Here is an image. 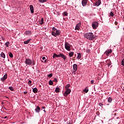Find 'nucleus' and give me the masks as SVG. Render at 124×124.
Returning <instances> with one entry per match:
<instances>
[{
  "label": "nucleus",
  "mask_w": 124,
  "mask_h": 124,
  "mask_svg": "<svg viewBox=\"0 0 124 124\" xmlns=\"http://www.w3.org/2000/svg\"><path fill=\"white\" fill-rule=\"evenodd\" d=\"M64 55H63V54L60 53V54H59V58H60V57H61L62 58V57H63Z\"/></svg>",
  "instance_id": "obj_37"
},
{
  "label": "nucleus",
  "mask_w": 124,
  "mask_h": 124,
  "mask_svg": "<svg viewBox=\"0 0 124 124\" xmlns=\"http://www.w3.org/2000/svg\"><path fill=\"white\" fill-rule=\"evenodd\" d=\"M6 79H7V74H5L4 76L1 78V81L4 82Z\"/></svg>",
  "instance_id": "obj_7"
},
{
  "label": "nucleus",
  "mask_w": 124,
  "mask_h": 124,
  "mask_svg": "<svg viewBox=\"0 0 124 124\" xmlns=\"http://www.w3.org/2000/svg\"><path fill=\"white\" fill-rule=\"evenodd\" d=\"M109 15L110 16H111V17H113V16H114V13H113V12H110L109 13Z\"/></svg>",
  "instance_id": "obj_31"
},
{
  "label": "nucleus",
  "mask_w": 124,
  "mask_h": 124,
  "mask_svg": "<svg viewBox=\"0 0 124 124\" xmlns=\"http://www.w3.org/2000/svg\"><path fill=\"white\" fill-rule=\"evenodd\" d=\"M35 111L36 113H39L40 112V107L39 106H37L36 108L35 109Z\"/></svg>",
  "instance_id": "obj_13"
},
{
  "label": "nucleus",
  "mask_w": 124,
  "mask_h": 124,
  "mask_svg": "<svg viewBox=\"0 0 124 124\" xmlns=\"http://www.w3.org/2000/svg\"><path fill=\"white\" fill-rule=\"evenodd\" d=\"M9 90H10V91H14V88L12 86H10L9 87Z\"/></svg>",
  "instance_id": "obj_30"
},
{
  "label": "nucleus",
  "mask_w": 124,
  "mask_h": 124,
  "mask_svg": "<svg viewBox=\"0 0 124 124\" xmlns=\"http://www.w3.org/2000/svg\"><path fill=\"white\" fill-rule=\"evenodd\" d=\"M70 87V84H68L65 87V89H68V88Z\"/></svg>",
  "instance_id": "obj_33"
},
{
  "label": "nucleus",
  "mask_w": 124,
  "mask_h": 124,
  "mask_svg": "<svg viewBox=\"0 0 124 124\" xmlns=\"http://www.w3.org/2000/svg\"><path fill=\"white\" fill-rule=\"evenodd\" d=\"M45 107H43V109H45Z\"/></svg>",
  "instance_id": "obj_50"
},
{
  "label": "nucleus",
  "mask_w": 124,
  "mask_h": 124,
  "mask_svg": "<svg viewBox=\"0 0 124 124\" xmlns=\"http://www.w3.org/2000/svg\"><path fill=\"white\" fill-rule=\"evenodd\" d=\"M44 23V18H41V22L40 23V24L43 25Z\"/></svg>",
  "instance_id": "obj_26"
},
{
  "label": "nucleus",
  "mask_w": 124,
  "mask_h": 124,
  "mask_svg": "<svg viewBox=\"0 0 124 124\" xmlns=\"http://www.w3.org/2000/svg\"><path fill=\"white\" fill-rule=\"evenodd\" d=\"M62 58L63 59V60H66V57L65 55L63 56Z\"/></svg>",
  "instance_id": "obj_41"
},
{
  "label": "nucleus",
  "mask_w": 124,
  "mask_h": 124,
  "mask_svg": "<svg viewBox=\"0 0 124 124\" xmlns=\"http://www.w3.org/2000/svg\"><path fill=\"white\" fill-rule=\"evenodd\" d=\"M2 39L3 40V37H2Z\"/></svg>",
  "instance_id": "obj_52"
},
{
  "label": "nucleus",
  "mask_w": 124,
  "mask_h": 124,
  "mask_svg": "<svg viewBox=\"0 0 124 124\" xmlns=\"http://www.w3.org/2000/svg\"><path fill=\"white\" fill-rule=\"evenodd\" d=\"M1 104H3V102H1Z\"/></svg>",
  "instance_id": "obj_51"
},
{
  "label": "nucleus",
  "mask_w": 124,
  "mask_h": 124,
  "mask_svg": "<svg viewBox=\"0 0 124 124\" xmlns=\"http://www.w3.org/2000/svg\"><path fill=\"white\" fill-rule=\"evenodd\" d=\"M95 4L96 6H99V5L101 4V1H100V0H98L96 2Z\"/></svg>",
  "instance_id": "obj_14"
},
{
  "label": "nucleus",
  "mask_w": 124,
  "mask_h": 124,
  "mask_svg": "<svg viewBox=\"0 0 124 124\" xmlns=\"http://www.w3.org/2000/svg\"><path fill=\"white\" fill-rule=\"evenodd\" d=\"M25 33L26 34V35H31V31H27L25 32Z\"/></svg>",
  "instance_id": "obj_15"
},
{
  "label": "nucleus",
  "mask_w": 124,
  "mask_h": 124,
  "mask_svg": "<svg viewBox=\"0 0 124 124\" xmlns=\"http://www.w3.org/2000/svg\"><path fill=\"white\" fill-rule=\"evenodd\" d=\"M9 42H7L6 43H5V46H6V47H8V46H9Z\"/></svg>",
  "instance_id": "obj_29"
},
{
  "label": "nucleus",
  "mask_w": 124,
  "mask_h": 124,
  "mask_svg": "<svg viewBox=\"0 0 124 124\" xmlns=\"http://www.w3.org/2000/svg\"><path fill=\"white\" fill-rule=\"evenodd\" d=\"M78 56H77V59L78 60H80L82 57V54L80 53H78Z\"/></svg>",
  "instance_id": "obj_16"
},
{
  "label": "nucleus",
  "mask_w": 124,
  "mask_h": 124,
  "mask_svg": "<svg viewBox=\"0 0 124 124\" xmlns=\"http://www.w3.org/2000/svg\"><path fill=\"white\" fill-rule=\"evenodd\" d=\"M100 106H102L103 104L102 103L99 104Z\"/></svg>",
  "instance_id": "obj_45"
},
{
  "label": "nucleus",
  "mask_w": 124,
  "mask_h": 124,
  "mask_svg": "<svg viewBox=\"0 0 124 124\" xmlns=\"http://www.w3.org/2000/svg\"><path fill=\"white\" fill-rule=\"evenodd\" d=\"M65 49L67 51H70L71 50V45L68 42L65 43Z\"/></svg>",
  "instance_id": "obj_3"
},
{
  "label": "nucleus",
  "mask_w": 124,
  "mask_h": 124,
  "mask_svg": "<svg viewBox=\"0 0 124 124\" xmlns=\"http://www.w3.org/2000/svg\"><path fill=\"white\" fill-rule=\"evenodd\" d=\"M60 88L59 87H57L55 89L56 93H60Z\"/></svg>",
  "instance_id": "obj_22"
},
{
  "label": "nucleus",
  "mask_w": 124,
  "mask_h": 124,
  "mask_svg": "<svg viewBox=\"0 0 124 124\" xmlns=\"http://www.w3.org/2000/svg\"><path fill=\"white\" fill-rule=\"evenodd\" d=\"M38 90H37V88H34L32 89V92H34V93H36L38 92Z\"/></svg>",
  "instance_id": "obj_18"
},
{
  "label": "nucleus",
  "mask_w": 124,
  "mask_h": 124,
  "mask_svg": "<svg viewBox=\"0 0 124 124\" xmlns=\"http://www.w3.org/2000/svg\"><path fill=\"white\" fill-rule=\"evenodd\" d=\"M60 54L57 55V54H53V59H55V58L57 57V58H60Z\"/></svg>",
  "instance_id": "obj_21"
},
{
  "label": "nucleus",
  "mask_w": 124,
  "mask_h": 124,
  "mask_svg": "<svg viewBox=\"0 0 124 124\" xmlns=\"http://www.w3.org/2000/svg\"><path fill=\"white\" fill-rule=\"evenodd\" d=\"M77 68H78V66H77V64H74L73 65V69H74L73 72L76 73V71H77Z\"/></svg>",
  "instance_id": "obj_9"
},
{
  "label": "nucleus",
  "mask_w": 124,
  "mask_h": 124,
  "mask_svg": "<svg viewBox=\"0 0 124 124\" xmlns=\"http://www.w3.org/2000/svg\"><path fill=\"white\" fill-rule=\"evenodd\" d=\"M1 57H2V58H3L4 59V58H5V54H4V53L3 52H2L0 54Z\"/></svg>",
  "instance_id": "obj_24"
},
{
  "label": "nucleus",
  "mask_w": 124,
  "mask_h": 124,
  "mask_svg": "<svg viewBox=\"0 0 124 124\" xmlns=\"http://www.w3.org/2000/svg\"><path fill=\"white\" fill-rule=\"evenodd\" d=\"M28 84L29 85V86H31V80H29Z\"/></svg>",
  "instance_id": "obj_34"
},
{
  "label": "nucleus",
  "mask_w": 124,
  "mask_h": 124,
  "mask_svg": "<svg viewBox=\"0 0 124 124\" xmlns=\"http://www.w3.org/2000/svg\"><path fill=\"white\" fill-rule=\"evenodd\" d=\"M31 39H29L27 41H24V44H29V43H30V41H31Z\"/></svg>",
  "instance_id": "obj_19"
},
{
  "label": "nucleus",
  "mask_w": 124,
  "mask_h": 124,
  "mask_svg": "<svg viewBox=\"0 0 124 124\" xmlns=\"http://www.w3.org/2000/svg\"><path fill=\"white\" fill-rule=\"evenodd\" d=\"M94 83V80H91V84L93 85Z\"/></svg>",
  "instance_id": "obj_42"
},
{
  "label": "nucleus",
  "mask_w": 124,
  "mask_h": 124,
  "mask_svg": "<svg viewBox=\"0 0 124 124\" xmlns=\"http://www.w3.org/2000/svg\"><path fill=\"white\" fill-rule=\"evenodd\" d=\"M80 27H81V23H78L77 26H76L75 30L79 31V30H80Z\"/></svg>",
  "instance_id": "obj_8"
},
{
  "label": "nucleus",
  "mask_w": 124,
  "mask_h": 124,
  "mask_svg": "<svg viewBox=\"0 0 124 124\" xmlns=\"http://www.w3.org/2000/svg\"><path fill=\"white\" fill-rule=\"evenodd\" d=\"M30 8L31 13H33L34 12V9H33V6H32V5H31L30 6Z\"/></svg>",
  "instance_id": "obj_11"
},
{
  "label": "nucleus",
  "mask_w": 124,
  "mask_h": 124,
  "mask_svg": "<svg viewBox=\"0 0 124 124\" xmlns=\"http://www.w3.org/2000/svg\"><path fill=\"white\" fill-rule=\"evenodd\" d=\"M28 93V92H24V94H27Z\"/></svg>",
  "instance_id": "obj_43"
},
{
  "label": "nucleus",
  "mask_w": 124,
  "mask_h": 124,
  "mask_svg": "<svg viewBox=\"0 0 124 124\" xmlns=\"http://www.w3.org/2000/svg\"><path fill=\"white\" fill-rule=\"evenodd\" d=\"M7 103V104H8V105L10 104V103L9 102H8Z\"/></svg>",
  "instance_id": "obj_48"
},
{
  "label": "nucleus",
  "mask_w": 124,
  "mask_h": 124,
  "mask_svg": "<svg viewBox=\"0 0 124 124\" xmlns=\"http://www.w3.org/2000/svg\"><path fill=\"white\" fill-rule=\"evenodd\" d=\"M63 15L64 16H67V15H68V14L67 13V12H64L63 13Z\"/></svg>",
  "instance_id": "obj_27"
},
{
  "label": "nucleus",
  "mask_w": 124,
  "mask_h": 124,
  "mask_svg": "<svg viewBox=\"0 0 124 124\" xmlns=\"http://www.w3.org/2000/svg\"><path fill=\"white\" fill-rule=\"evenodd\" d=\"M9 56L10 58H13V54L11 52H9Z\"/></svg>",
  "instance_id": "obj_28"
},
{
  "label": "nucleus",
  "mask_w": 124,
  "mask_h": 124,
  "mask_svg": "<svg viewBox=\"0 0 124 124\" xmlns=\"http://www.w3.org/2000/svg\"><path fill=\"white\" fill-rule=\"evenodd\" d=\"M112 101H113V99H112V97H109L108 98V102L109 103H111V102H112Z\"/></svg>",
  "instance_id": "obj_17"
},
{
  "label": "nucleus",
  "mask_w": 124,
  "mask_h": 124,
  "mask_svg": "<svg viewBox=\"0 0 124 124\" xmlns=\"http://www.w3.org/2000/svg\"><path fill=\"white\" fill-rule=\"evenodd\" d=\"M25 63L28 65H31V64H32V65H34V64H35V63H34V61L33 60L32 61L31 60V59L30 58L26 59Z\"/></svg>",
  "instance_id": "obj_2"
},
{
  "label": "nucleus",
  "mask_w": 124,
  "mask_h": 124,
  "mask_svg": "<svg viewBox=\"0 0 124 124\" xmlns=\"http://www.w3.org/2000/svg\"><path fill=\"white\" fill-rule=\"evenodd\" d=\"M111 53H112V49H109L106 50L105 54H106L107 56H109V54H111Z\"/></svg>",
  "instance_id": "obj_10"
},
{
  "label": "nucleus",
  "mask_w": 124,
  "mask_h": 124,
  "mask_svg": "<svg viewBox=\"0 0 124 124\" xmlns=\"http://www.w3.org/2000/svg\"><path fill=\"white\" fill-rule=\"evenodd\" d=\"M74 55V52H70L69 53V56L71 57Z\"/></svg>",
  "instance_id": "obj_20"
},
{
  "label": "nucleus",
  "mask_w": 124,
  "mask_h": 124,
  "mask_svg": "<svg viewBox=\"0 0 124 124\" xmlns=\"http://www.w3.org/2000/svg\"><path fill=\"white\" fill-rule=\"evenodd\" d=\"M48 77H49L50 78H51V77H53V74H49L48 75Z\"/></svg>",
  "instance_id": "obj_36"
},
{
  "label": "nucleus",
  "mask_w": 124,
  "mask_h": 124,
  "mask_svg": "<svg viewBox=\"0 0 124 124\" xmlns=\"http://www.w3.org/2000/svg\"><path fill=\"white\" fill-rule=\"evenodd\" d=\"M121 64L122 65L124 66V59L122 60V61H121Z\"/></svg>",
  "instance_id": "obj_35"
},
{
  "label": "nucleus",
  "mask_w": 124,
  "mask_h": 124,
  "mask_svg": "<svg viewBox=\"0 0 124 124\" xmlns=\"http://www.w3.org/2000/svg\"><path fill=\"white\" fill-rule=\"evenodd\" d=\"M87 2H88V1L87 0H83L82 1V6H86V5H87Z\"/></svg>",
  "instance_id": "obj_12"
},
{
  "label": "nucleus",
  "mask_w": 124,
  "mask_h": 124,
  "mask_svg": "<svg viewBox=\"0 0 124 124\" xmlns=\"http://www.w3.org/2000/svg\"><path fill=\"white\" fill-rule=\"evenodd\" d=\"M39 2L43 3V2H46L47 0H38Z\"/></svg>",
  "instance_id": "obj_25"
},
{
  "label": "nucleus",
  "mask_w": 124,
  "mask_h": 124,
  "mask_svg": "<svg viewBox=\"0 0 124 124\" xmlns=\"http://www.w3.org/2000/svg\"><path fill=\"white\" fill-rule=\"evenodd\" d=\"M84 37L89 40H93L94 38V35L92 32L84 34Z\"/></svg>",
  "instance_id": "obj_1"
},
{
  "label": "nucleus",
  "mask_w": 124,
  "mask_h": 124,
  "mask_svg": "<svg viewBox=\"0 0 124 124\" xmlns=\"http://www.w3.org/2000/svg\"><path fill=\"white\" fill-rule=\"evenodd\" d=\"M98 27V23L97 22H93L92 23V27L93 30H95Z\"/></svg>",
  "instance_id": "obj_5"
},
{
  "label": "nucleus",
  "mask_w": 124,
  "mask_h": 124,
  "mask_svg": "<svg viewBox=\"0 0 124 124\" xmlns=\"http://www.w3.org/2000/svg\"><path fill=\"white\" fill-rule=\"evenodd\" d=\"M83 92H84L85 93H87L89 92V89H88V88L86 87L85 88V90H83Z\"/></svg>",
  "instance_id": "obj_23"
},
{
  "label": "nucleus",
  "mask_w": 124,
  "mask_h": 124,
  "mask_svg": "<svg viewBox=\"0 0 124 124\" xmlns=\"http://www.w3.org/2000/svg\"><path fill=\"white\" fill-rule=\"evenodd\" d=\"M46 59V58H45V57L42 58V60H43V61H44V60H45Z\"/></svg>",
  "instance_id": "obj_44"
},
{
  "label": "nucleus",
  "mask_w": 124,
  "mask_h": 124,
  "mask_svg": "<svg viewBox=\"0 0 124 124\" xmlns=\"http://www.w3.org/2000/svg\"><path fill=\"white\" fill-rule=\"evenodd\" d=\"M53 81L50 80L49 81V85H50V86H52L53 85Z\"/></svg>",
  "instance_id": "obj_32"
},
{
  "label": "nucleus",
  "mask_w": 124,
  "mask_h": 124,
  "mask_svg": "<svg viewBox=\"0 0 124 124\" xmlns=\"http://www.w3.org/2000/svg\"><path fill=\"white\" fill-rule=\"evenodd\" d=\"M43 111L45 112V113H46V110H45V109H44Z\"/></svg>",
  "instance_id": "obj_49"
},
{
  "label": "nucleus",
  "mask_w": 124,
  "mask_h": 124,
  "mask_svg": "<svg viewBox=\"0 0 124 124\" xmlns=\"http://www.w3.org/2000/svg\"><path fill=\"white\" fill-rule=\"evenodd\" d=\"M61 34V31L60 30H56V31H52V35L53 36H58Z\"/></svg>",
  "instance_id": "obj_4"
},
{
  "label": "nucleus",
  "mask_w": 124,
  "mask_h": 124,
  "mask_svg": "<svg viewBox=\"0 0 124 124\" xmlns=\"http://www.w3.org/2000/svg\"><path fill=\"white\" fill-rule=\"evenodd\" d=\"M71 93V90L70 89H67V90L65 91V93H64V96H67L68 94H69Z\"/></svg>",
  "instance_id": "obj_6"
},
{
  "label": "nucleus",
  "mask_w": 124,
  "mask_h": 124,
  "mask_svg": "<svg viewBox=\"0 0 124 124\" xmlns=\"http://www.w3.org/2000/svg\"><path fill=\"white\" fill-rule=\"evenodd\" d=\"M47 62V60L46 59L45 61H44V62Z\"/></svg>",
  "instance_id": "obj_46"
},
{
  "label": "nucleus",
  "mask_w": 124,
  "mask_h": 124,
  "mask_svg": "<svg viewBox=\"0 0 124 124\" xmlns=\"http://www.w3.org/2000/svg\"><path fill=\"white\" fill-rule=\"evenodd\" d=\"M108 66H110L111 65V61H109L108 63Z\"/></svg>",
  "instance_id": "obj_39"
},
{
  "label": "nucleus",
  "mask_w": 124,
  "mask_h": 124,
  "mask_svg": "<svg viewBox=\"0 0 124 124\" xmlns=\"http://www.w3.org/2000/svg\"><path fill=\"white\" fill-rule=\"evenodd\" d=\"M4 119H7V116H5V117H4Z\"/></svg>",
  "instance_id": "obj_47"
},
{
  "label": "nucleus",
  "mask_w": 124,
  "mask_h": 124,
  "mask_svg": "<svg viewBox=\"0 0 124 124\" xmlns=\"http://www.w3.org/2000/svg\"><path fill=\"white\" fill-rule=\"evenodd\" d=\"M53 81L54 82H56L57 83V82H58V79L56 78H54Z\"/></svg>",
  "instance_id": "obj_40"
},
{
  "label": "nucleus",
  "mask_w": 124,
  "mask_h": 124,
  "mask_svg": "<svg viewBox=\"0 0 124 124\" xmlns=\"http://www.w3.org/2000/svg\"><path fill=\"white\" fill-rule=\"evenodd\" d=\"M53 31H57V29L55 27L52 28Z\"/></svg>",
  "instance_id": "obj_38"
}]
</instances>
